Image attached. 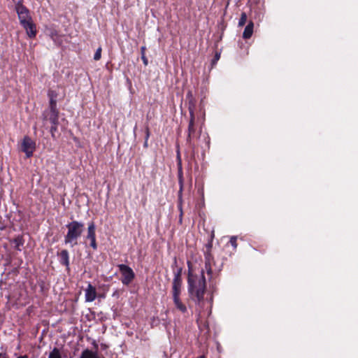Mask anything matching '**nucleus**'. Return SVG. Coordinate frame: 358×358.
Masks as SVG:
<instances>
[{"label": "nucleus", "instance_id": "nucleus-1", "mask_svg": "<svg viewBox=\"0 0 358 358\" xmlns=\"http://www.w3.org/2000/svg\"><path fill=\"white\" fill-rule=\"evenodd\" d=\"M215 262L212 255L209 252L205 254V266L202 268L200 274L197 275L192 272L189 267L188 272V292L190 298L196 303L200 309L204 307V294L206 292V278L204 276V271L207 273L209 278L213 277V273L215 271L213 266Z\"/></svg>", "mask_w": 358, "mask_h": 358}, {"label": "nucleus", "instance_id": "nucleus-2", "mask_svg": "<svg viewBox=\"0 0 358 358\" xmlns=\"http://www.w3.org/2000/svg\"><path fill=\"white\" fill-rule=\"evenodd\" d=\"M66 228L68 231L64 236L65 244H69L71 247L78 245V239L84 230V224L78 221H72L66 225Z\"/></svg>", "mask_w": 358, "mask_h": 358}, {"label": "nucleus", "instance_id": "nucleus-3", "mask_svg": "<svg viewBox=\"0 0 358 358\" xmlns=\"http://www.w3.org/2000/svg\"><path fill=\"white\" fill-rule=\"evenodd\" d=\"M117 266L122 275V283L124 285H129L135 278L132 268L125 264H119Z\"/></svg>", "mask_w": 358, "mask_h": 358}, {"label": "nucleus", "instance_id": "nucleus-4", "mask_svg": "<svg viewBox=\"0 0 358 358\" xmlns=\"http://www.w3.org/2000/svg\"><path fill=\"white\" fill-rule=\"evenodd\" d=\"M16 3V12L18 15L20 24L23 26L24 24L31 21V17L29 14V10L21 4V0L13 1Z\"/></svg>", "mask_w": 358, "mask_h": 358}, {"label": "nucleus", "instance_id": "nucleus-5", "mask_svg": "<svg viewBox=\"0 0 358 358\" xmlns=\"http://www.w3.org/2000/svg\"><path fill=\"white\" fill-rule=\"evenodd\" d=\"M36 148V143L31 138L25 136L22 142V150L25 152L27 157L32 156Z\"/></svg>", "mask_w": 358, "mask_h": 358}, {"label": "nucleus", "instance_id": "nucleus-6", "mask_svg": "<svg viewBox=\"0 0 358 358\" xmlns=\"http://www.w3.org/2000/svg\"><path fill=\"white\" fill-rule=\"evenodd\" d=\"M182 279L180 271L177 272L174 275L172 283V294L173 297L180 296L181 292Z\"/></svg>", "mask_w": 358, "mask_h": 358}, {"label": "nucleus", "instance_id": "nucleus-7", "mask_svg": "<svg viewBox=\"0 0 358 358\" xmlns=\"http://www.w3.org/2000/svg\"><path fill=\"white\" fill-rule=\"evenodd\" d=\"M95 229L96 227L94 222H91L90 224H89L87 227V235L86 236V238L90 241V246L94 250H96L97 248Z\"/></svg>", "mask_w": 358, "mask_h": 358}, {"label": "nucleus", "instance_id": "nucleus-8", "mask_svg": "<svg viewBox=\"0 0 358 358\" xmlns=\"http://www.w3.org/2000/svg\"><path fill=\"white\" fill-rule=\"evenodd\" d=\"M85 297L87 302H92L96 297V288L90 283L88 284L87 287L85 289Z\"/></svg>", "mask_w": 358, "mask_h": 358}, {"label": "nucleus", "instance_id": "nucleus-9", "mask_svg": "<svg viewBox=\"0 0 358 358\" xmlns=\"http://www.w3.org/2000/svg\"><path fill=\"white\" fill-rule=\"evenodd\" d=\"M59 262L64 265L67 269L69 268V255L66 250H62L59 254Z\"/></svg>", "mask_w": 358, "mask_h": 358}, {"label": "nucleus", "instance_id": "nucleus-10", "mask_svg": "<svg viewBox=\"0 0 358 358\" xmlns=\"http://www.w3.org/2000/svg\"><path fill=\"white\" fill-rule=\"evenodd\" d=\"M22 27L26 30L27 34L29 37L34 38L36 36V30L34 24L31 22V21L24 24Z\"/></svg>", "mask_w": 358, "mask_h": 358}, {"label": "nucleus", "instance_id": "nucleus-11", "mask_svg": "<svg viewBox=\"0 0 358 358\" xmlns=\"http://www.w3.org/2000/svg\"><path fill=\"white\" fill-rule=\"evenodd\" d=\"M194 122H195V114L190 113V119H189V127H188V131H189L188 137L189 138L192 137V136L194 134V131H195Z\"/></svg>", "mask_w": 358, "mask_h": 358}, {"label": "nucleus", "instance_id": "nucleus-12", "mask_svg": "<svg viewBox=\"0 0 358 358\" xmlns=\"http://www.w3.org/2000/svg\"><path fill=\"white\" fill-rule=\"evenodd\" d=\"M253 27H254V24L252 21H250L248 24V25L246 26V27L245 28V30L243 31V37L244 38H249L251 37V36L253 33Z\"/></svg>", "mask_w": 358, "mask_h": 358}, {"label": "nucleus", "instance_id": "nucleus-13", "mask_svg": "<svg viewBox=\"0 0 358 358\" xmlns=\"http://www.w3.org/2000/svg\"><path fill=\"white\" fill-rule=\"evenodd\" d=\"M174 304L176 307L182 313H185L187 311V308L184 303L180 301V296L173 297Z\"/></svg>", "mask_w": 358, "mask_h": 358}, {"label": "nucleus", "instance_id": "nucleus-14", "mask_svg": "<svg viewBox=\"0 0 358 358\" xmlns=\"http://www.w3.org/2000/svg\"><path fill=\"white\" fill-rule=\"evenodd\" d=\"M174 304L176 307L182 313H185L187 311V308L184 303L180 301V296L173 297Z\"/></svg>", "mask_w": 358, "mask_h": 358}, {"label": "nucleus", "instance_id": "nucleus-15", "mask_svg": "<svg viewBox=\"0 0 358 358\" xmlns=\"http://www.w3.org/2000/svg\"><path fill=\"white\" fill-rule=\"evenodd\" d=\"M80 358H99L97 353L88 349L83 351Z\"/></svg>", "mask_w": 358, "mask_h": 358}, {"label": "nucleus", "instance_id": "nucleus-16", "mask_svg": "<svg viewBox=\"0 0 358 358\" xmlns=\"http://www.w3.org/2000/svg\"><path fill=\"white\" fill-rule=\"evenodd\" d=\"M44 120L45 122L47 121H50V122L52 124V125H56L58 123V116H57V113H49V116H45L44 117Z\"/></svg>", "mask_w": 358, "mask_h": 358}, {"label": "nucleus", "instance_id": "nucleus-17", "mask_svg": "<svg viewBox=\"0 0 358 358\" xmlns=\"http://www.w3.org/2000/svg\"><path fill=\"white\" fill-rule=\"evenodd\" d=\"M49 96H50V106L52 112H55V106H56V96L55 95L54 91H50L49 92Z\"/></svg>", "mask_w": 358, "mask_h": 358}, {"label": "nucleus", "instance_id": "nucleus-18", "mask_svg": "<svg viewBox=\"0 0 358 358\" xmlns=\"http://www.w3.org/2000/svg\"><path fill=\"white\" fill-rule=\"evenodd\" d=\"M48 358H62L60 350L57 348H53L50 352Z\"/></svg>", "mask_w": 358, "mask_h": 358}, {"label": "nucleus", "instance_id": "nucleus-19", "mask_svg": "<svg viewBox=\"0 0 358 358\" xmlns=\"http://www.w3.org/2000/svg\"><path fill=\"white\" fill-rule=\"evenodd\" d=\"M247 21V15L245 13H242L241 15V18L239 19L238 26L243 27Z\"/></svg>", "mask_w": 358, "mask_h": 358}, {"label": "nucleus", "instance_id": "nucleus-20", "mask_svg": "<svg viewBox=\"0 0 358 358\" xmlns=\"http://www.w3.org/2000/svg\"><path fill=\"white\" fill-rule=\"evenodd\" d=\"M146 48L145 46H142L141 48V59L143 62V64L145 65H148V59L145 57V52Z\"/></svg>", "mask_w": 358, "mask_h": 358}, {"label": "nucleus", "instance_id": "nucleus-21", "mask_svg": "<svg viewBox=\"0 0 358 358\" xmlns=\"http://www.w3.org/2000/svg\"><path fill=\"white\" fill-rule=\"evenodd\" d=\"M101 48L99 47L96 50V51L94 55V59L96 61H98L101 59Z\"/></svg>", "mask_w": 358, "mask_h": 358}, {"label": "nucleus", "instance_id": "nucleus-22", "mask_svg": "<svg viewBox=\"0 0 358 358\" xmlns=\"http://www.w3.org/2000/svg\"><path fill=\"white\" fill-rule=\"evenodd\" d=\"M149 136H150V131H149L148 128H147L146 130H145V142H144V147L145 148H147L148 146V141Z\"/></svg>", "mask_w": 358, "mask_h": 358}, {"label": "nucleus", "instance_id": "nucleus-23", "mask_svg": "<svg viewBox=\"0 0 358 358\" xmlns=\"http://www.w3.org/2000/svg\"><path fill=\"white\" fill-rule=\"evenodd\" d=\"M230 243L234 248H236L237 247L236 237L232 236L230 239Z\"/></svg>", "mask_w": 358, "mask_h": 358}, {"label": "nucleus", "instance_id": "nucleus-24", "mask_svg": "<svg viewBox=\"0 0 358 358\" xmlns=\"http://www.w3.org/2000/svg\"><path fill=\"white\" fill-rule=\"evenodd\" d=\"M15 243H16V248H17L18 250H20V249H19V246H20V245H22V244L21 238L17 237V238H15Z\"/></svg>", "mask_w": 358, "mask_h": 358}, {"label": "nucleus", "instance_id": "nucleus-25", "mask_svg": "<svg viewBox=\"0 0 358 358\" xmlns=\"http://www.w3.org/2000/svg\"><path fill=\"white\" fill-rule=\"evenodd\" d=\"M0 358H8V356L4 353H0ZM17 358H28L27 355L20 356Z\"/></svg>", "mask_w": 358, "mask_h": 358}, {"label": "nucleus", "instance_id": "nucleus-26", "mask_svg": "<svg viewBox=\"0 0 358 358\" xmlns=\"http://www.w3.org/2000/svg\"><path fill=\"white\" fill-rule=\"evenodd\" d=\"M57 130V126L56 125H52L50 128V133H51V135L53 138H55V131Z\"/></svg>", "mask_w": 358, "mask_h": 358}, {"label": "nucleus", "instance_id": "nucleus-27", "mask_svg": "<svg viewBox=\"0 0 358 358\" xmlns=\"http://www.w3.org/2000/svg\"><path fill=\"white\" fill-rule=\"evenodd\" d=\"M215 57H216V59H218L220 56L217 54Z\"/></svg>", "mask_w": 358, "mask_h": 358}, {"label": "nucleus", "instance_id": "nucleus-28", "mask_svg": "<svg viewBox=\"0 0 358 358\" xmlns=\"http://www.w3.org/2000/svg\"><path fill=\"white\" fill-rule=\"evenodd\" d=\"M199 358H204V357L201 356V357H200Z\"/></svg>", "mask_w": 358, "mask_h": 358}]
</instances>
